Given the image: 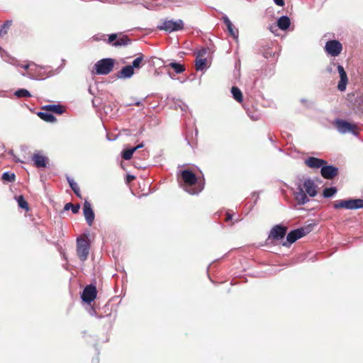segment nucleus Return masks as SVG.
<instances>
[{
	"label": "nucleus",
	"instance_id": "nucleus-19",
	"mask_svg": "<svg viewBox=\"0 0 363 363\" xmlns=\"http://www.w3.org/2000/svg\"><path fill=\"white\" fill-rule=\"evenodd\" d=\"M134 74V70L130 65L125 66L118 72L117 77L121 79L130 78Z\"/></svg>",
	"mask_w": 363,
	"mask_h": 363
},
{
	"label": "nucleus",
	"instance_id": "nucleus-43",
	"mask_svg": "<svg viewBox=\"0 0 363 363\" xmlns=\"http://www.w3.org/2000/svg\"><path fill=\"white\" fill-rule=\"evenodd\" d=\"M132 105H135V106H140V105H142L141 102L140 101H135V102H133V103H130L128 104V106H132Z\"/></svg>",
	"mask_w": 363,
	"mask_h": 363
},
{
	"label": "nucleus",
	"instance_id": "nucleus-23",
	"mask_svg": "<svg viewBox=\"0 0 363 363\" xmlns=\"http://www.w3.org/2000/svg\"><path fill=\"white\" fill-rule=\"evenodd\" d=\"M37 114L42 120L45 122L54 123L56 121V118L52 114L50 113L49 111H40Z\"/></svg>",
	"mask_w": 363,
	"mask_h": 363
},
{
	"label": "nucleus",
	"instance_id": "nucleus-9",
	"mask_svg": "<svg viewBox=\"0 0 363 363\" xmlns=\"http://www.w3.org/2000/svg\"><path fill=\"white\" fill-rule=\"evenodd\" d=\"M325 52L333 57L338 56L342 50V44L336 40H331L326 43L325 45Z\"/></svg>",
	"mask_w": 363,
	"mask_h": 363
},
{
	"label": "nucleus",
	"instance_id": "nucleus-5",
	"mask_svg": "<svg viewBox=\"0 0 363 363\" xmlns=\"http://www.w3.org/2000/svg\"><path fill=\"white\" fill-rule=\"evenodd\" d=\"M334 124L337 130L342 134L351 133L356 135L357 133L358 128L357 125L354 123H350L342 119H337L335 121Z\"/></svg>",
	"mask_w": 363,
	"mask_h": 363
},
{
	"label": "nucleus",
	"instance_id": "nucleus-1",
	"mask_svg": "<svg viewBox=\"0 0 363 363\" xmlns=\"http://www.w3.org/2000/svg\"><path fill=\"white\" fill-rule=\"evenodd\" d=\"M178 176H180L184 182V189L190 194H198L204 187V182L199 180L196 174L191 170L180 169L178 171Z\"/></svg>",
	"mask_w": 363,
	"mask_h": 363
},
{
	"label": "nucleus",
	"instance_id": "nucleus-21",
	"mask_svg": "<svg viewBox=\"0 0 363 363\" xmlns=\"http://www.w3.org/2000/svg\"><path fill=\"white\" fill-rule=\"evenodd\" d=\"M143 147V144H139L137 146L135 147H128V148H126L125 149L123 152H122V159H124V160H128V159H131L132 156H133V154L139 148Z\"/></svg>",
	"mask_w": 363,
	"mask_h": 363
},
{
	"label": "nucleus",
	"instance_id": "nucleus-44",
	"mask_svg": "<svg viewBox=\"0 0 363 363\" xmlns=\"http://www.w3.org/2000/svg\"><path fill=\"white\" fill-rule=\"evenodd\" d=\"M231 219H232V214H230V213H228H228H226V218H225V220H226V221H228V220H231Z\"/></svg>",
	"mask_w": 363,
	"mask_h": 363
},
{
	"label": "nucleus",
	"instance_id": "nucleus-3",
	"mask_svg": "<svg viewBox=\"0 0 363 363\" xmlns=\"http://www.w3.org/2000/svg\"><path fill=\"white\" fill-rule=\"evenodd\" d=\"M333 206L335 209L345 208L349 210H356L363 208V199H350L337 200L334 201Z\"/></svg>",
	"mask_w": 363,
	"mask_h": 363
},
{
	"label": "nucleus",
	"instance_id": "nucleus-42",
	"mask_svg": "<svg viewBox=\"0 0 363 363\" xmlns=\"http://www.w3.org/2000/svg\"><path fill=\"white\" fill-rule=\"evenodd\" d=\"M274 3L279 6H284V0H274Z\"/></svg>",
	"mask_w": 363,
	"mask_h": 363
},
{
	"label": "nucleus",
	"instance_id": "nucleus-32",
	"mask_svg": "<svg viewBox=\"0 0 363 363\" xmlns=\"http://www.w3.org/2000/svg\"><path fill=\"white\" fill-rule=\"evenodd\" d=\"M14 94L18 98H29L31 96L30 93L25 89H20L16 91Z\"/></svg>",
	"mask_w": 363,
	"mask_h": 363
},
{
	"label": "nucleus",
	"instance_id": "nucleus-18",
	"mask_svg": "<svg viewBox=\"0 0 363 363\" xmlns=\"http://www.w3.org/2000/svg\"><path fill=\"white\" fill-rule=\"evenodd\" d=\"M295 199L300 205H303L309 201L307 194L301 186L298 187V191L295 193Z\"/></svg>",
	"mask_w": 363,
	"mask_h": 363
},
{
	"label": "nucleus",
	"instance_id": "nucleus-22",
	"mask_svg": "<svg viewBox=\"0 0 363 363\" xmlns=\"http://www.w3.org/2000/svg\"><path fill=\"white\" fill-rule=\"evenodd\" d=\"M291 21L288 16H283L280 17L277 21L278 27L283 30L288 29L290 26Z\"/></svg>",
	"mask_w": 363,
	"mask_h": 363
},
{
	"label": "nucleus",
	"instance_id": "nucleus-40",
	"mask_svg": "<svg viewBox=\"0 0 363 363\" xmlns=\"http://www.w3.org/2000/svg\"><path fill=\"white\" fill-rule=\"evenodd\" d=\"M135 178V177L134 175H131V174H128L127 176H126L125 182L127 184H128L130 182H132L133 180H134Z\"/></svg>",
	"mask_w": 363,
	"mask_h": 363
},
{
	"label": "nucleus",
	"instance_id": "nucleus-24",
	"mask_svg": "<svg viewBox=\"0 0 363 363\" xmlns=\"http://www.w3.org/2000/svg\"><path fill=\"white\" fill-rule=\"evenodd\" d=\"M306 164L313 169H319L326 163V160H305Z\"/></svg>",
	"mask_w": 363,
	"mask_h": 363
},
{
	"label": "nucleus",
	"instance_id": "nucleus-37",
	"mask_svg": "<svg viewBox=\"0 0 363 363\" xmlns=\"http://www.w3.org/2000/svg\"><path fill=\"white\" fill-rule=\"evenodd\" d=\"M208 49L202 48L197 52L196 58H206V55L208 53Z\"/></svg>",
	"mask_w": 363,
	"mask_h": 363
},
{
	"label": "nucleus",
	"instance_id": "nucleus-2",
	"mask_svg": "<svg viewBox=\"0 0 363 363\" xmlns=\"http://www.w3.org/2000/svg\"><path fill=\"white\" fill-rule=\"evenodd\" d=\"M24 77L32 79L40 80L48 78L54 74V71L50 67H43L33 62L32 69H30L29 73H21Z\"/></svg>",
	"mask_w": 363,
	"mask_h": 363
},
{
	"label": "nucleus",
	"instance_id": "nucleus-12",
	"mask_svg": "<svg viewBox=\"0 0 363 363\" xmlns=\"http://www.w3.org/2000/svg\"><path fill=\"white\" fill-rule=\"evenodd\" d=\"M96 294L97 291L96 286L91 284L88 285L83 290L82 294V301L87 303H90L96 298Z\"/></svg>",
	"mask_w": 363,
	"mask_h": 363
},
{
	"label": "nucleus",
	"instance_id": "nucleus-38",
	"mask_svg": "<svg viewBox=\"0 0 363 363\" xmlns=\"http://www.w3.org/2000/svg\"><path fill=\"white\" fill-rule=\"evenodd\" d=\"M33 65V62H29L27 64H21V65H19L18 66L23 68L26 71L25 73H29L30 69H32Z\"/></svg>",
	"mask_w": 363,
	"mask_h": 363
},
{
	"label": "nucleus",
	"instance_id": "nucleus-36",
	"mask_svg": "<svg viewBox=\"0 0 363 363\" xmlns=\"http://www.w3.org/2000/svg\"><path fill=\"white\" fill-rule=\"evenodd\" d=\"M33 165L37 168H44L47 166V160H31Z\"/></svg>",
	"mask_w": 363,
	"mask_h": 363
},
{
	"label": "nucleus",
	"instance_id": "nucleus-31",
	"mask_svg": "<svg viewBox=\"0 0 363 363\" xmlns=\"http://www.w3.org/2000/svg\"><path fill=\"white\" fill-rule=\"evenodd\" d=\"M16 201L18 203V206L22 208L25 209L26 211H28V202L25 200L24 197L23 196H19L16 198Z\"/></svg>",
	"mask_w": 363,
	"mask_h": 363
},
{
	"label": "nucleus",
	"instance_id": "nucleus-45",
	"mask_svg": "<svg viewBox=\"0 0 363 363\" xmlns=\"http://www.w3.org/2000/svg\"><path fill=\"white\" fill-rule=\"evenodd\" d=\"M124 161H125V160H121V167H122L123 169H125L124 166H123V162H124Z\"/></svg>",
	"mask_w": 363,
	"mask_h": 363
},
{
	"label": "nucleus",
	"instance_id": "nucleus-27",
	"mask_svg": "<svg viewBox=\"0 0 363 363\" xmlns=\"http://www.w3.org/2000/svg\"><path fill=\"white\" fill-rule=\"evenodd\" d=\"M12 21H6L0 28V37L4 38L8 34V32L12 26Z\"/></svg>",
	"mask_w": 363,
	"mask_h": 363
},
{
	"label": "nucleus",
	"instance_id": "nucleus-39",
	"mask_svg": "<svg viewBox=\"0 0 363 363\" xmlns=\"http://www.w3.org/2000/svg\"><path fill=\"white\" fill-rule=\"evenodd\" d=\"M31 159H47L46 157L42 153V152L38 151L35 152L33 156L31 157Z\"/></svg>",
	"mask_w": 363,
	"mask_h": 363
},
{
	"label": "nucleus",
	"instance_id": "nucleus-35",
	"mask_svg": "<svg viewBox=\"0 0 363 363\" xmlns=\"http://www.w3.org/2000/svg\"><path fill=\"white\" fill-rule=\"evenodd\" d=\"M65 210L67 211L69 209H71L73 213H77L79 212V210L80 208L79 204L74 205L72 203H67L65 206Z\"/></svg>",
	"mask_w": 363,
	"mask_h": 363
},
{
	"label": "nucleus",
	"instance_id": "nucleus-6",
	"mask_svg": "<svg viewBox=\"0 0 363 363\" xmlns=\"http://www.w3.org/2000/svg\"><path fill=\"white\" fill-rule=\"evenodd\" d=\"M108 44L114 47L125 46L130 43L131 40L126 35L121 33H113L109 35L108 38L106 40Z\"/></svg>",
	"mask_w": 363,
	"mask_h": 363
},
{
	"label": "nucleus",
	"instance_id": "nucleus-14",
	"mask_svg": "<svg viewBox=\"0 0 363 363\" xmlns=\"http://www.w3.org/2000/svg\"><path fill=\"white\" fill-rule=\"evenodd\" d=\"M83 212L87 224L91 226L94 220L95 216L91 205L88 201H85L84 203Z\"/></svg>",
	"mask_w": 363,
	"mask_h": 363
},
{
	"label": "nucleus",
	"instance_id": "nucleus-15",
	"mask_svg": "<svg viewBox=\"0 0 363 363\" xmlns=\"http://www.w3.org/2000/svg\"><path fill=\"white\" fill-rule=\"evenodd\" d=\"M337 71L340 74V79L337 84V89L341 91H344L346 89V86L348 82V78L346 72L344 69V67L342 65L337 66Z\"/></svg>",
	"mask_w": 363,
	"mask_h": 363
},
{
	"label": "nucleus",
	"instance_id": "nucleus-10",
	"mask_svg": "<svg viewBox=\"0 0 363 363\" xmlns=\"http://www.w3.org/2000/svg\"><path fill=\"white\" fill-rule=\"evenodd\" d=\"M307 233L308 232L303 228L291 230L286 235V242H284L283 245L284 246H289L292 243L295 242L298 239H300L306 235Z\"/></svg>",
	"mask_w": 363,
	"mask_h": 363
},
{
	"label": "nucleus",
	"instance_id": "nucleus-28",
	"mask_svg": "<svg viewBox=\"0 0 363 363\" xmlns=\"http://www.w3.org/2000/svg\"><path fill=\"white\" fill-rule=\"evenodd\" d=\"M231 93L233 98L239 103H241L243 99L242 93L240 89L237 86H233L231 89Z\"/></svg>",
	"mask_w": 363,
	"mask_h": 363
},
{
	"label": "nucleus",
	"instance_id": "nucleus-34",
	"mask_svg": "<svg viewBox=\"0 0 363 363\" xmlns=\"http://www.w3.org/2000/svg\"><path fill=\"white\" fill-rule=\"evenodd\" d=\"M336 192L337 189L335 187H329L324 189L323 194L325 198H330L335 194Z\"/></svg>",
	"mask_w": 363,
	"mask_h": 363
},
{
	"label": "nucleus",
	"instance_id": "nucleus-41",
	"mask_svg": "<svg viewBox=\"0 0 363 363\" xmlns=\"http://www.w3.org/2000/svg\"><path fill=\"white\" fill-rule=\"evenodd\" d=\"M133 165L135 168H138V169L145 168V167H146V164H142V163L139 164V163L136 162L135 161L134 162Z\"/></svg>",
	"mask_w": 363,
	"mask_h": 363
},
{
	"label": "nucleus",
	"instance_id": "nucleus-4",
	"mask_svg": "<svg viewBox=\"0 0 363 363\" xmlns=\"http://www.w3.org/2000/svg\"><path fill=\"white\" fill-rule=\"evenodd\" d=\"M115 65V60L104 58L99 60L94 65V69L97 74L106 75L112 72Z\"/></svg>",
	"mask_w": 363,
	"mask_h": 363
},
{
	"label": "nucleus",
	"instance_id": "nucleus-13",
	"mask_svg": "<svg viewBox=\"0 0 363 363\" xmlns=\"http://www.w3.org/2000/svg\"><path fill=\"white\" fill-rule=\"evenodd\" d=\"M304 192L311 197H314L317 194V186L315 182L311 179H306L303 183Z\"/></svg>",
	"mask_w": 363,
	"mask_h": 363
},
{
	"label": "nucleus",
	"instance_id": "nucleus-25",
	"mask_svg": "<svg viewBox=\"0 0 363 363\" xmlns=\"http://www.w3.org/2000/svg\"><path fill=\"white\" fill-rule=\"evenodd\" d=\"M207 58H196L195 69L197 71H202L207 67Z\"/></svg>",
	"mask_w": 363,
	"mask_h": 363
},
{
	"label": "nucleus",
	"instance_id": "nucleus-46",
	"mask_svg": "<svg viewBox=\"0 0 363 363\" xmlns=\"http://www.w3.org/2000/svg\"><path fill=\"white\" fill-rule=\"evenodd\" d=\"M195 135H196V137H197V135H198V130H197L196 129L195 130Z\"/></svg>",
	"mask_w": 363,
	"mask_h": 363
},
{
	"label": "nucleus",
	"instance_id": "nucleus-30",
	"mask_svg": "<svg viewBox=\"0 0 363 363\" xmlns=\"http://www.w3.org/2000/svg\"><path fill=\"white\" fill-rule=\"evenodd\" d=\"M169 67L172 68L177 74L182 73L185 70L184 66L177 62H170Z\"/></svg>",
	"mask_w": 363,
	"mask_h": 363
},
{
	"label": "nucleus",
	"instance_id": "nucleus-47",
	"mask_svg": "<svg viewBox=\"0 0 363 363\" xmlns=\"http://www.w3.org/2000/svg\"><path fill=\"white\" fill-rule=\"evenodd\" d=\"M308 159H311V160H313V159H317L316 157H308Z\"/></svg>",
	"mask_w": 363,
	"mask_h": 363
},
{
	"label": "nucleus",
	"instance_id": "nucleus-17",
	"mask_svg": "<svg viewBox=\"0 0 363 363\" xmlns=\"http://www.w3.org/2000/svg\"><path fill=\"white\" fill-rule=\"evenodd\" d=\"M42 110L57 114H62L66 111L65 106L60 104L45 105L42 107Z\"/></svg>",
	"mask_w": 363,
	"mask_h": 363
},
{
	"label": "nucleus",
	"instance_id": "nucleus-26",
	"mask_svg": "<svg viewBox=\"0 0 363 363\" xmlns=\"http://www.w3.org/2000/svg\"><path fill=\"white\" fill-rule=\"evenodd\" d=\"M145 64V62L144 61V55L143 54H140L137 58H135L130 65L133 67V69H140Z\"/></svg>",
	"mask_w": 363,
	"mask_h": 363
},
{
	"label": "nucleus",
	"instance_id": "nucleus-20",
	"mask_svg": "<svg viewBox=\"0 0 363 363\" xmlns=\"http://www.w3.org/2000/svg\"><path fill=\"white\" fill-rule=\"evenodd\" d=\"M223 21H224L225 26H227V28H228V30L230 35L232 37H233L234 38H236L238 35V29H236L234 27V26L233 25L231 21L227 16L223 17Z\"/></svg>",
	"mask_w": 363,
	"mask_h": 363
},
{
	"label": "nucleus",
	"instance_id": "nucleus-29",
	"mask_svg": "<svg viewBox=\"0 0 363 363\" xmlns=\"http://www.w3.org/2000/svg\"><path fill=\"white\" fill-rule=\"evenodd\" d=\"M67 182L69 184L70 188L74 192L76 196L81 198L80 189L78 184L72 179H70L69 177H67Z\"/></svg>",
	"mask_w": 363,
	"mask_h": 363
},
{
	"label": "nucleus",
	"instance_id": "nucleus-11",
	"mask_svg": "<svg viewBox=\"0 0 363 363\" xmlns=\"http://www.w3.org/2000/svg\"><path fill=\"white\" fill-rule=\"evenodd\" d=\"M286 227L281 225H276L271 229L267 240H281L286 235Z\"/></svg>",
	"mask_w": 363,
	"mask_h": 363
},
{
	"label": "nucleus",
	"instance_id": "nucleus-8",
	"mask_svg": "<svg viewBox=\"0 0 363 363\" xmlns=\"http://www.w3.org/2000/svg\"><path fill=\"white\" fill-rule=\"evenodd\" d=\"M160 30H164L167 32L180 30L184 28V23L181 19L176 21L172 20L164 21L161 26L157 27Z\"/></svg>",
	"mask_w": 363,
	"mask_h": 363
},
{
	"label": "nucleus",
	"instance_id": "nucleus-16",
	"mask_svg": "<svg viewBox=\"0 0 363 363\" xmlns=\"http://www.w3.org/2000/svg\"><path fill=\"white\" fill-rule=\"evenodd\" d=\"M320 173L325 179H331L337 175V168L330 165L323 166L320 169Z\"/></svg>",
	"mask_w": 363,
	"mask_h": 363
},
{
	"label": "nucleus",
	"instance_id": "nucleus-7",
	"mask_svg": "<svg viewBox=\"0 0 363 363\" xmlns=\"http://www.w3.org/2000/svg\"><path fill=\"white\" fill-rule=\"evenodd\" d=\"M89 252V244L84 238H77V252L80 260L84 262L87 259Z\"/></svg>",
	"mask_w": 363,
	"mask_h": 363
},
{
	"label": "nucleus",
	"instance_id": "nucleus-33",
	"mask_svg": "<svg viewBox=\"0 0 363 363\" xmlns=\"http://www.w3.org/2000/svg\"><path fill=\"white\" fill-rule=\"evenodd\" d=\"M1 179L4 182H13L16 179V175L14 173L6 172L3 173V174L1 176Z\"/></svg>",
	"mask_w": 363,
	"mask_h": 363
}]
</instances>
